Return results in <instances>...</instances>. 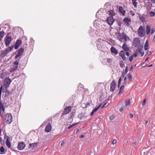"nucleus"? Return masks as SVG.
Wrapping results in <instances>:
<instances>
[{
	"mask_svg": "<svg viewBox=\"0 0 155 155\" xmlns=\"http://www.w3.org/2000/svg\"><path fill=\"white\" fill-rule=\"evenodd\" d=\"M128 71V66H127L125 69V73H127Z\"/></svg>",
	"mask_w": 155,
	"mask_h": 155,
	"instance_id": "obj_61",
	"label": "nucleus"
},
{
	"mask_svg": "<svg viewBox=\"0 0 155 155\" xmlns=\"http://www.w3.org/2000/svg\"><path fill=\"white\" fill-rule=\"evenodd\" d=\"M78 123H79V122H78V123H75L74 124H72L71 125V126H70L68 127V129H71V128L73 127L76 126V125L78 124Z\"/></svg>",
	"mask_w": 155,
	"mask_h": 155,
	"instance_id": "obj_39",
	"label": "nucleus"
},
{
	"mask_svg": "<svg viewBox=\"0 0 155 155\" xmlns=\"http://www.w3.org/2000/svg\"><path fill=\"white\" fill-rule=\"evenodd\" d=\"M117 142V140H116L114 139L113 140V141L112 142V144H115Z\"/></svg>",
	"mask_w": 155,
	"mask_h": 155,
	"instance_id": "obj_53",
	"label": "nucleus"
},
{
	"mask_svg": "<svg viewBox=\"0 0 155 155\" xmlns=\"http://www.w3.org/2000/svg\"><path fill=\"white\" fill-rule=\"evenodd\" d=\"M110 51L111 52L114 54L115 55H116L118 54V51L116 49V48L113 47H112L110 48Z\"/></svg>",
	"mask_w": 155,
	"mask_h": 155,
	"instance_id": "obj_16",
	"label": "nucleus"
},
{
	"mask_svg": "<svg viewBox=\"0 0 155 155\" xmlns=\"http://www.w3.org/2000/svg\"><path fill=\"white\" fill-rule=\"evenodd\" d=\"M0 143L2 145H4L5 144L4 141L3 140L1 137H0Z\"/></svg>",
	"mask_w": 155,
	"mask_h": 155,
	"instance_id": "obj_41",
	"label": "nucleus"
},
{
	"mask_svg": "<svg viewBox=\"0 0 155 155\" xmlns=\"http://www.w3.org/2000/svg\"><path fill=\"white\" fill-rule=\"evenodd\" d=\"M119 54L123 60H125L126 58L125 55V53L123 51L121 50Z\"/></svg>",
	"mask_w": 155,
	"mask_h": 155,
	"instance_id": "obj_18",
	"label": "nucleus"
},
{
	"mask_svg": "<svg viewBox=\"0 0 155 155\" xmlns=\"http://www.w3.org/2000/svg\"><path fill=\"white\" fill-rule=\"evenodd\" d=\"M123 21L125 24L127 26H129L131 24V20L130 18H125L123 19Z\"/></svg>",
	"mask_w": 155,
	"mask_h": 155,
	"instance_id": "obj_9",
	"label": "nucleus"
},
{
	"mask_svg": "<svg viewBox=\"0 0 155 155\" xmlns=\"http://www.w3.org/2000/svg\"><path fill=\"white\" fill-rule=\"evenodd\" d=\"M146 65V64L144 62H143L141 64L142 66L143 67H145Z\"/></svg>",
	"mask_w": 155,
	"mask_h": 155,
	"instance_id": "obj_59",
	"label": "nucleus"
},
{
	"mask_svg": "<svg viewBox=\"0 0 155 155\" xmlns=\"http://www.w3.org/2000/svg\"><path fill=\"white\" fill-rule=\"evenodd\" d=\"M111 61L112 60L110 58L107 59V61L108 63H110L111 62Z\"/></svg>",
	"mask_w": 155,
	"mask_h": 155,
	"instance_id": "obj_51",
	"label": "nucleus"
},
{
	"mask_svg": "<svg viewBox=\"0 0 155 155\" xmlns=\"http://www.w3.org/2000/svg\"><path fill=\"white\" fill-rule=\"evenodd\" d=\"M38 142L34 143H30L29 144L28 148H31V147H36L38 146Z\"/></svg>",
	"mask_w": 155,
	"mask_h": 155,
	"instance_id": "obj_20",
	"label": "nucleus"
},
{
	"mask_svg": "<svg viewBox=\"0 0 155 155\" xmlns=\"http://www.w3.org/2000/svg\"><path fill=\"white\" fill-rule=\"evenodd\" d=\"M145 15L144 14L142 15H139L140 19L143 22H144L145 21Z\"/></svg>",
	"mask_w": 155,
	"mask_h": 155,
	"instance_id": "obj_26",
	"label": "nucleus"
},
{
	"mask_svg": "<svg viewBox=\"0 0 155 155\" xmlns=\"http://www.w3.org/2000/svg\"><path fill=\"white\" fill-rule=\"evenodd\" d=\"M125 54H126V55L127 56H128L129 55H130V53H129V52H126Z\"/></svg>",
	"mask_w": 155,
	"mask_h": 155,
	"instance_id": "obj_64",
	"label": "nucleus"
},
{
	"mask_svg": "<svg viewBox=\"0 0 155 155\" xmlns=\"http://www.w3.org/2000/svg\"><path fill=\"white\" fill-rule=\"evenodd\" d=\"M6 144L8 148H10L11 147V143L10 141V140L7 139L6 140Z\"/></svg>",
	"mask_w": 155,
	"mask_h": 155,
	"instance_id": "obj_29",
	"label": "nucleus"
},
{
	"mask_svg": "<svg viewBox=\"0 0 155 155\" xmlns=\"http://www.w3.org/2000/svg\"><path fill=\"white\" fill-rule=\"evenodd\" d=\"M109 103L108 102H107L106 103H105L103 105V106L101 108H102L104 107H106L107 106H108L109 105Z\"/></svg>",
	"mask_w": 155,
	"mask_h": 155,
	"instance_id": "obj_45",
	"label": "nucleus"
},
{
	"mask_svg": "<svg viewBox=\"0 0 155 155\" xmlns=\"http://www.w3.org/2000/svg\"><path fill=\"white\" fill-rule=\"evenodd\" d=\"M116 86V82L114 80H113L110 84V91L113 92L115 90Z\"/></svg>",
	"mask_w": 155,
	"mask_h": 155,
	"instance_id": "obj_12",
	"label": "nucleus"
},
{
	"mask_svg": "<svg viewBox=\"0 0 155 155\" xmlns=\"http://www.w3.org/2000/svg\"><path fill=\"white\" fill-rule=\"evenodd\" d=\"M8 53V51L5 50V51H2L1 54V56L2 57H4Z\"/></svg>",
	"mask_w": 155,
	"mask_h": 155,
	"instance_id": "obj_25",
	"label": "nucleus"
},
{
	"mask_svg": "<svg viewBox=\"0 0 155 155\" xmlns=\"http://www.w3.org/2000/svg\"><path fill=\"white\" fill-rule=\"evenodd\" d=\"M144 29L143 26L140 27L137 30V33L141 37H143L144 35Z\"/></svg>",
	"mask_w": 155,
	"mask_h": 155,
	"instance_id": "obj_6",
	"label": "nucleus"
},
{
	"mask_svg": "<svg viewBox=\"0 0 155 155\" xmlns=\"http://www.w3.org/2000/svg\"><path fill=\"white\" fill-rule=\"evenodd\" d=\"M11 82L12 80L9 77H7L4 80L3 86H2L5 89L7 88Z\"/></svg>",
	"mask_w": 155,
	"mask_h": 155,
	"instance_id": "obj_4",
	"label": "nucleus"
},
{
	"mask_svg": "<svg viewBox=\"0 0 155 155\" xmlns=\"http://www.w3.org/2000/svg\"><path fill=\"white\" fill-rule=\"evenodd\" d=\"M122 40L124 39L125 42H126L127 41V39H129V38L127 37V35L124 32H123L122 33Z\"/></svg>",
	"mask_w": 155,
	"mask_h": 155,
	"instance_id": "obj_23",
	"label": "nucleus"
},
{
	"mask_svg": "<svg viewBox=\"0 0 155 155\" xmlns=\"http://www.w3.org/2000/svg\"><path fill=\"white\" fill-rule=\"evenodd\" d=\"M26 145L23 142H21L18 143L17 147L18 150H23L25 147Z\"/></svg>",
	"mask_w": 155,
	"mask_h": 155,
	"instance_id": "obj_11",
	"label": "nucleus"
},
{
	"mask_svg": "<svg viewBox=\"0 0 155 155\" xmlns=\"http://www.w3.org/2000/svg\"><path fill=\"white\" fill-rule=\"evenodd\" d=\"M84 87V86L82 84H79L78 87V90H79L80 87L81 88L80 90H82L83 89Z\"/></svg>",
	"mask_w": 155,
	"mask_h": 155,
	"instance_id": "obj_43",
	"label": "nucleus"
},
{
	"mask_svg": "<svg viewBox=\"0 0 155 155\" xmlns=\"http://www.w3.org/2000/svg\"><path fill=\"white\" fill-rule=\"evenodd\" d=\"M130 13L131 15L132 16H134L135 15L134 13L132 11H130Z\"/></svg>",
	"mask_w": 155,
	"mask_h": 155,
	"instance_id": "obj_57",
	"label": "nucleus"
},
{
	"mask_svg": "<svg viewBox=\"0 0 155 155\" xmlns=\"http://www.w3.org/2000/svg\"><path fill=\"white\" fill-rule=\"evenodd\" d=\"M120 67L122 68H123L124 66V64L123 62L122 61H120Z\"/></svg>",
	"mask_w": 155,
	"mask_h": 155,
	"instance_id": "obj_42",
	"label": "nucleus"
},
{
	"mask_svg": "<svg viewBox=\"0 0 155 155\" xmlns=\"http://www.w3.org/2000/svg\"><path fill=\"white\" fill-rule=\"evenodd\" d=\"M85 117L84 114L81 113L78 114V117L80 119H82L83 118Z\"/></svg>",
	"mask_w": 155,
	"mask_h": 155,
	"instance_id": "obj_33",
	"label": "nucleus"
},
{
	"mask_svg": "<svg viewBox=\"0 0 155 155\" xmlns=\"http://www.w3.org/2000/svg\"><path fill=\"white\" fill-rule=\"evenodd\" d=\"M151 34L153 33H154L155 32V29L152 28V29H151Z\"/></svg>",
	"mask_w": 155,
	"mask_h": 155,
	"instance_id": "obj_56",
	"label": "nucleus"
},
{
	"mask_svg": "<svg viewBox=\"0 0 155 155\" xmlns=\"http://www.w3.org/2000/svg\"><path fill=\"white\" fill-rule=\"evenodd\" d=\"M101 105V104L97 107L95 108L92 111L94 113L95 112L99 109V108L100 107Z\"/></svg>",
	"mask_w": 155,
	"mask_h": 155,
	"instance_id": "obj_38",
	"label": "nucleus"
},
{
	"mask_svg": "<svg viewBox=\"0 0 155 155\" xmlns=\"http://www.w3.org/2000/svg\"><path fill=\"white\" fill-rule=\"evenodd\" d=\"M146 33L147 35H148L151 30V28L149 25H147L146 26Z\"/></svg>",
	"mask_w": 155,
	"mask_h": 155,
	"instance_id": "obj_24",
	"label": "nucleus"
},
{
	"mask_svg": "<svg viewBox=\"0 0 155 155\" xmlns=\"http://www.w3.org/2000/svg\"><path fill=\"white\" fill-rule=\"evenodd\" d=\"M125 106H127L130 104V99L129 98L128 100H127L125 101Z\"/></svg>",
	"mask_w": 155,
	"mask_h": 155,
	"instance_id": "obj_36",
	"label": "nucleus"
},
{
	"mask_svg": "<svg viewBox=\"0 0 155 155\" xmlns=\"http://www.w3.org/2000/svg\"><path fill=\"white\" fill-rule=\"evenodd\" d=\"M133 55H132L131 56H130V57H129V61H131L133 59Z\"/></svg>",
	"mask_w": 155,
	"mask_h": 155,
	"instance_id": "obj_52",
	"label": "nucleus"
},
{
	"mask_svg": "<svg viewBox=\"0 0 155 155\" xmlns=\"http://www.w3.org/2000/svg\"><path fill=\"white\" fill-rule=\"evenodd\" d=\"M24 51V49L23 48H20L18 50L17 53L15 55V59H17L19 56H21Z\"/></svg>",
	"mask_w": 155,
	"mask_h": 155,
	"instance_id": "obj_10",
	"label": "nucleus"
},
{
	"mask_svg": "<svg viewBox=\"0 0 155 155\" xmlns=\"http://www.w3.org/2000/svg\"><path fill=\"white\" fill-rule=\"evenodd\" d=\"M148 41L147 40L146 42L144 45V49L145 50H147L148 49Z\"/></svg>",
	"mask_w": 155,
	"mask_h": 155,
	"instance_id": "obj_34",
	"label": "nucleus"
},
{
	"mask_svg": "<svg viewBox=\"0 0 155 155\" xmlns=\"http://www.w3.org/2000/svg\"><path fill=\"white\" fill-rule=\"evenodd\" d=\"M124 87V85H123L121 86L120 87V90L119 91L118 94H120L121 93H122L123 91V90Z\"/></svg>",
	"mask_w": 155,
	"mask_h": 155,
	"instance_id": "obj_31",
	"label": "nucleus"
},
{
	"mask_svg": "<svg viewBox=\"0 0 155 155\" xmlns=\"http://www.w3.org/2000/svg\"><path fill=\"white\" fill-rule=\"evenodd\" d=\"M150 15L151 17H153L155 15V13L153 11H151L150 13Z\"/></svg>",
	"mask_w": 155,
	"mask_h": 155,
	"instance_id": "obj_40",
	"label": "nucleus"
},
{
	"mask_svg": "<svg viewBox=\"0 0 155 155\" xmlns=\"http://www.w3.org/2000/svg\"><path fill=\"white\" fill-rule=\"evenodd\" d=\"M19 61L20 59H18L14 62L13 65L10 68V71L11 72H13L17 69Z\"/></svg>",
	"mask_w": 155,
	"mask_h": 155,
	"instance_id": "obj_2",
	"label": "nucleus"
},
{
	"mask_svg": "<svg viewBox=\"0 0 155 155\" xmlns=\"http://www.w3.org/2000/svg\"><path fill=\"white\" fill-rule=\"evenodd\" d=\"M4 138H7V139H8V140H10V138L8 136H7L6 133H5L4 135Z\"/></svg>",
	"mask_w": 155,
	"mask_h": 155,
	"instance_id": "obj_50",
	"label": "nucleus"
},
{
	"mask_svg": "<svg viewBox=\"0 0 155 155\" xmlns=\"http://www.w3.org/2000/svg\"><path fill=\"white\" fill-rule=\"evenodd\" d=\"M0 114L2 117H3V115L1 113V110H2L3 112H4L5 111V109L4 108V104H2V102L1 101H0Z\"/></svg>",
	"mask_w": 155,
	"mask_h": 155,
	"instance_id": "obj_19",
	"label": "nucleus"
},
{
	"mask_svg": "<svg viewBox=\"0 0 155 155\" xmlns=\"http://www.w3.org/2000/svg\"><path fill=\"white\" fill-rule=\"evenodd\" d=\"M105 42V40L101 38H98L96 41V44L98 49H101Z\"/></svg>",
	"mask_w": 155,
	"mask_h": 155,
	"instance_id": "obj_5",
	"label": "nucleus"
},
{
	"mask_svg": "<svg viewBox=\"0 0 155 155\" xmlns=\"http://www.w3.org/2000/svg\"><path fill=\"white\" fill-rule=\"evenodd\" d=\"M6 90H5V95L6 96H8L10 94V92L9 91L7 90V88L6 89H5Z\"/></svg>",
	"mask_w": 155,
	"mask_h": 155,
	"instance_id": "obj_44",
	"label": "nucleus"
},
{
	"mask_svg": "<svg viewBox=\"0 0 155 155\" xmlns=\"http://www.w3.org/2000/svg\"><path fill=\"white\" fill-rule=\"evenodd\" d=\"M5 76V74L3 73H1L0 74V78L2 79Z\"/></svg>",
	"mask_w": 155,
	"mask_h": 155,
	"instance_id": "obj_46",
	"label": "nucleus"
},
{
	"mask_svg": "<svg viewBox=\"0 0 155 155\" xmlns=\"http://www.w3.org/2000/svg\"><path fill=\"white\" fill-rule=\"evenodd\" d=\"M12 34L11 33H8L6 37H5L4 41L5 42V44L6 46L8 45L11 42L12 40Z\"/></svg>",
	"mask_w": 155,
	"mask_h": 155,
	"instance_id": "obj_1",
	"label": "nucleus"
},
{
	"mask_svg": "<svg viewBox=\"0 0 155 155\" xmlns=\"http://www.w3.org/2000/svg\"><path fill=\"white\" fill-rule=\"evenodd\" d=\"M71 108L72 107L71 106L67 107L64 109L62 113V115H65L68 114L71 111Z\"/></svg>",
	"mask_w": 155,
	"mask_h": 155,
	"instance_id": "obj_8",
	"label": "nucleus"
},
{
	"mask_svg": "<svg viewBox=\"0 0 155 155\" xmlns=\"http://www.w3.org/2000/svg\"><path fill=\"white\" fill-rule=\"evenodd\" d=\"M2 86L0 88V100L1 99V94L2 91Z\"/></svg>",
	"mask_w": 155,
	"mask_h": 155,
	"instance_id": "obj_47",
	"label": "nucleus"
},
{
	"mask_svg": "<svg viewBox=\"0 0 155 155\" xmlns=\"http://www.w3.org/2000/svg\"><path fill=\"white\" fill-rule=\"evenodd\" d=\"M51 124L50 123H49L46 126L45 129V131L47 133L51 131Z\"/></svg>",
	"mask_w": 155,
	"mask_h": 155,
	"instance_id": "obj_15",
	"label": "nucleus"
},
{
	"mask_svg": "<svg viewBox=\"0 0 155 155\" xmlns=\"http://www.w3.org/2000/svg\"><path fill=\"white\" fill-rule=\"evenodd\" d=\"M21 44V40L20 39H17L16 41L15 46V49H18Z\"/></svg>",
	"mask_w": 155,
	"mask_h": 155,
	"instance_id": "obj_14",
	"label": "nucleus"
},
{
	"mask_svg": "<svg viewBox=\"0 0 155 155\" xmlns=\"http://www.w3.org/2000/svg\"><path fill=\"white\" fill-rule=\"evenodd\" d=\"M122 48L125 51H128L130 49L127 46V45L126 43L123 44L122 47Z\"/></svg>",
	"mask_w": 155,
	"mask_h": 155,
	"instance_id": "obj_17",
	"label": "nucleus"
},
{
	"mask_svg": "<svg viewBox=\"0 0 155 155\" xmlns=\"http://www.w3.org/2000/svg\"><path fill=\"white\" fill-rule=\"evenodd\" d=\"M143 47L141 46V47H140L138 48V52L141 54V57L143 56L144 54V52L143 51L142 49Z\"/></svg>",
	"mask_w": 155,
	"mask_h": 155,
	"instance_id": "obj_22",
	"label": "nucleus"
},
{
	"mask_svg": "<svg viewBox=\"0 0 155 155\" xmlns=\"http://www.w3.org/2000/svg\"><path fill=\"white\" fill-rule=\"evenodd\" d=\"M119 10L120 12L123 15H125L126 11L124 9H123L122 7L120 6L119 7Z\"/></svg>",
	"mask_w": 155,
	"mask_h": 155,
	"instance_id": "obj_21",
	"label": "nucleus"
},
{
	"mask_svg": "<svg viewBox=\"0 0 155 155\" xmlns=\"http://www.w3.org/2000/svg\"><path fill=\"white\" fill-rule=\"evenodd\" d=\"M122 78H121L120 77L119 78V79L118 81V82H119V84L122 81Z\"/></svg>",
	"mask_w": 155,
	"mask_h": 155,
	"instance_id": "obj_60",
	"label": "nucleus"
},
{
	"mask_svg": "<svg viewBox=\"0 0 155 155\" xmlns=\"http://www.w3.org/2000/svg\"><path fill=\"white\" fill-rule=\"evenodd\" d=\"M132 4L135 7H137V0H132Z\"/></svg>",
	"mask_w": 155,
	"mask_h": 155,
	"instance_id": "obj_37",
	"label": "nucleus"
},
{
	"mask_svg": "<svg viewBox=\"0 0 155 155\" xmlns=\"http://www.w3.org/2000/svg\"><path fill=\"white\" fill-rule=\"evenodd\" d=\"M14 48V45H12L11 47H8L5 50L8 51V53L9 51H12L13 49Z\"/></svg>",
	"mask_w": 155,
	"mask_h": 155,
	"instance_id": "obj_30",
	"label": "nucleus"
},
{
	"mask_svg": "<svg viewBox=\"0 0 155 155\" xmlns=\"http://www.w3.org/2000/svg\"><path fill=\"white\" fill-rule=\"evenodd\" d=\"M125 73L124 72H123L122 73V76H121L120 77L121 78H122L123 79L124 77V76H125Z\"/></svg>",
	"mask_w": 155,
	"mask_h": 155,
	"instance_id": "obj_58",
	"label": "nucleus"
},
{
	"mask_svg": "<svg viewBox=\"0 0 155 155\" xmlns=\"http://www.w3.org/2000/svg\"><path fill=\"white\" fill-rule=\"evenodd\" d=\"M114 118L115 117L113 115L110 117V119L111 120H114Z\"/></svg>",
	"mask_w": 155,
	"mask_h": 155,
	"instance_id": "obj_49",
	"label": "nucleus"
},
{
	"mask_svg": "<svg viewBox=\"0 0 155 155\" xmlns=\"http://www.w3.org/2000/svg\"><path fill=\"white\" fill-rule=\"evenodd\" d=\"M106 21L109 25L111 26L115 22V19L113 18V17L109 16L107 18Z\"/></svg>",
	"mask_w": 155,
	"mask_h": 155,
	"instance_id": "obj_7",
	"label": "nucleus"
},
{
	"mask_svg": "<svg viewBox=\"0 0 155 155\" xmlns=\"http://www.w3.org/2000/svg\"><path fill=\"white\" fill-rule=\"evenodd\" d=\"M5 120L7 124H10L12 121V117L11 113H7L5 115Z\"/></svg>",
	"mask_w": 155,
	"mask_h": 155,
	"instance_id": "obj_3",
	"label": "nucleus"
},
{
	"mask_svg": "<svg viewBox=\"0 0 155 155\" xmlns=\"http://www.w3.org/2000/svg\"><path fill=\"white\" fill-rule=\"evenodd\" d=\"M127 78L130 79V80L131 81L132 79V77L131 75V74H129Z\"/></svg>",
	"mask_w": 155,
	"mask_h": 155,
	"instance_id": "obj_48",
	"label": "nucleus"
},
{
	"mask_svg": "<svg viewBox=\"0 0 155 155\" xmlns=\"http://www.w3.org/2000/svg\"><path fill=\"white\" fill-rule=\"evenodd\" d=\"M116 35L118 38L119 40H122V34L121 35L120 33H117L116 34Z\"/></svg>",
	"mask_w": 155,
	"mask_h": 155,
	"instance_id": "obj_32",
	"label": "nucleus"
},
{
	"mask_svg": "<svg viewBox=\"0 0 155 155\" xmlns=\"http://www.w3.org/2000/svg\"><path fill=\"white\" fill-rule=\"evenodd\" d=\"M152 53V52L151 51H147V55H149L150 54Z\"/></svg>",
	"mask_w": 155,
	"mask_h": 155,
	"instance_id": "obj_62",
	"label": "nucleus"
},
{
	"mask_svg": "<svg viewBox=\"0 0 155 155\" xmlns=\"http://www.w3.org/2000/svg\"><path fill=\"white\" fill-rule=\"evenodd\" d=\"M4 33V31L3 30H2L0 32V41L1 40L2 38L3 37Z\"/></svg>",
	"mask_w": 155,
	"mask_h": 155,
	"instance_id": "obj_35",
	"label": "nucleus"
},
{
	"mask_svg": "<svg viewBox=\"0 0 155 155\" xmlns=\"http://www.w3.org/2000/svg\"><path fill=\"white\" fill-rule=\"evenodd\" d=\"M140 41L139 39L138 38H135L134 40V45L135 47H138L140 44Z\"/></svg>",
	"mask_w": 155,
	"mask_h": 155,
	"instance_id": "obj_13",
	"label": "nucleus"
},
{
	"mask_svg": "<svg viewBox=\"0 0 155 155\" xmlns=\"http://www.w3.org/2000/svg\"><path fill=\"white\" fill-rule=\"evenodd\" d=\"M0 152H1L0 154H3L5 153L6 151L5 152V150L3 147L2 146L0 148Z\"/></svg>",
	"mask_w": 155,
	"mask_h": 155,
	"instance_id": "obj_28",
	"label": "nucleus"
},
{
	"mask_svg": "<svg viewBox=\"0 0 155 155\" xmlns=\"http://www.w3.org/2000/svg\"><path fill=\"white\" fill-rule=\"evenodd\" d=\"M70 114H71L70 116V117L69 118V119H71V118H72V117L73 116V114H72L71 113Z\"/></svg>",
	"mask_w": 155,
	"mask_h": 155,
	"instance_id": "obj_63",
	"label": "nucleus"
},
{
	"mask_svg": "<svg viewBox=\"0 0 155 155\" xmlns=\"http://www.w3.org/2000/svg\"><path fill=\"white\" fill-rule=\"evenodd\" d=\"M137 51H136L133 55V56L135 57H136L137 55Z\"/></svg>",
	"mask_w": 155,
	"mask_h": 155,
	"instance_id": "obj_55",
	"label": "nucleus"
},
{
	"mask_svg": "<svg viewBox=\"0 0 155 155\" xmlns=\"http://www.w3.org/2000/svg\"><path fill=\"white\" fill-rule=\"evenodd\" d=\"M146 99H145L143 100V103L142 104V105L143 106H144L146 103Z\"/></svg>",
	"mask_w": 155,
	"mask_h": 155,
	"instance_id": "obj_54",
	"label": "nucleus"
},
{
	"mask_svg": "<svg viewBox=\"0 0 155 155\" xmlns=\"http://www.w3.org/2000/svg\"><path fill=\"white\" fill-rule=\"evenodd\" d=\"M109 14L111 16L110 17H113L115 15V13L113 10H110L108 11Z\"/></svg>",
	"mask_w": 155,
	"mask_h": 155,
	"instance_id": "obj_27",
	"label": "nucleus"
}]
</instances>
